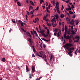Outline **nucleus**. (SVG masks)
<instances>
[{"mask_svg": "<svg viewBox=\"0 0 80 80\" xmlns=\"http://www.w3.org/2000/svg\"><path fill=\"white\" fill-rule=\"evenodd\" d=\"M37 57H38V56L39 57H41L42 58H44V61L46 62H47V56L45 55H43V54L41 53V52H39L38 53L36 54Z\"/></svg>", "mask_w": 80, "mask_h": 80, "instance_id": "nucleus-1", "label": "nucleus"}, {"mask_svg": "<svg viewBox=\"0 0 80 80\" xmlns=\"http://www.w3.org/2000/svg\"><path fill=\"white\" fill-rule=\"evenodd\" d=\"M72 44L71 43H67L65 45L63 46V47L64 48H66L68 50V48H69L70 47H72Z\"/></svg>", "mask_w": 80, "mask_h": 80, "instance_id": "nucleus-2", "label": "nucleus"}, {"mask_svg": "<svg viewBox=\"0 0 80 80\" xmlns=\"http://www.w3.org/2000/svg\"><path fill=\"white\" fill-rule=\"evenodd\" d=\"M65 33L64 34V38H66V40H67V39H69V38H70V36L69 35H67V32H64Z\"/></svg>", "mask_w": 80, "mask_h": 80, "instance_id": "nucleus-3", "label": "nucleus"}, {"mask_svg": "<svg viewBox=\"0 0 80 80\" xmlns=\"http://www.w3.org/2000/svg\"><path fill=\"white\" fill-rule=\"evenodd\" d=\"M75 38L77 39L76 40H74V42H78V40L80 39V37L78 36H76L75 37Z\"/></svg>", "mask_w": 80, "mask_h": 80, "instance_id": "nucleus-4", "label": "nucleus"}, {"mask_svg": "<svg viewBox=\"0 0 80 80\" xmlns=\"http://www.w3.org/2000/svg\"><path fill=\"white\" fill-rule=\"evenodd\" d=\"M56 8L58 13L59 14H60V10H59V8H58V7H56Z\"/></svg>", "mask_w": 80, "mask_h": 80, "instance_id": "nucleus-5", "label": "nucleus"}, {"mask_svg": "<svg viewBox=\"0 0 80 80\" xmlns=\"http://www.w3.org/2000/svg\"><path fill=\"white\" fill-rule=\"evenodd\" d=\"M28 42H30L31 43H33V41H32V39L29 38H28Z\"/></svg>", "mask_w": 80, "mask_h": 80, "instance_id": "nucleus-6", "label": "nucleus"}, {"mask_svg": "<svg viewBox=\"0 0 80 80\" xmlns=\"http://www.w3.org/2000/svg\"><path fill=\"white\" fill-rule=\"evenodd\" d=\"M72 52H73V51H70L69 52H68V55H69L70 56V57H72Z\"/></svg>", "mask_w": 80, "mask_h": 80, "instance_id": "nucleus-7", "label": "nucleus"}, {"mask_svg": "<svg viewBox=\"0 0 80 80\" xmlns=\"http://www.w3.org/2000/svg\"><path fill=\"white\" fill-rule=\"evenodd\" d=\"M74 50V48H68V51H72V50Z\"/></svg>", "mask_w": 80, "mask_h": 80, "instance_id": "nucleus-8", "label": "nucleus"}, {"mask_svg": "<svg viewBox=\"0 0 80 80\" xmlns=\"http://www.w3.org/2000/svg\"><path fill=\"white\" fill-rule=\"evenodd\" d=\"M32 72H35V67H34L33 66H32Z\"/></svg>", "mask_w": 80, "mask_h": 80, "instance_id": "nucleus-9", "label": "nucleus"}, {"mask_svg": "<svg viewBox=\"0 0 80 80\" xmlns=\"http://www.w3.org/2000/svg\"><path fill=\"white\" fill-rule=\"evenodd\" d=\"M26 70L27 72H29L30 70H29V69H28V66H27V65H26Z\"/></svg>", "mask_w": 80, "mask_h": 80, "instance_id": "nucleus-10", "label": "nucleus"}, {"mask_svg": "<svg viewBox=\"0 0 80 80\" xmlns=\"http://www.w3.org/2000/svg\"><path fill=\"white\" fill-rule=\"evenodd\" d=\"M40 32L42 34V35H43V34H45V33H44V31L41 30V31H40Z\"/></svg>", "mask_w": 80, "mask_h": 80, "instance_id": "nucleus-11", "label": "nucleus"}, {"mask_svg": "<svg viewBox=\"0 0 80 80\" xmlns=\"http://www.w3.org/2000/svg\"><path fill=\"white\" fill-rule=\"evenodd\" d=\"M43 35L44 37H46L47 38L48 36V34H47L46 35L45 34H43Z\"/></svg>", "mask_w": 80, "mask_h": 80, "instance_id": "nucleus-12", "label": "nucleus"}, {"mask_svg": "<svg viewBox=\"0 0 80 80\" xmlns=\"http://www.w3.org/2000/svg\"><path fill=\"white\" fill-rule=\"evenodd\" d=\"M70 23L71 25H73L74 24V21L72 20L70 22Z\"/></svg>", "mask_w": 80, "mask_h": 80, "instance_id": "nucleus-13", "label": "nucleus"}, {"mask_svg": "<svg viewBox=\"0 0 80 80\" xmlns=\"http://www.w3.org/2000/svg\"><path fill=\"white\" fill-rule=\"evenodd\" d=\"M74 22L76 23V25H78V23H79L78 21V20H75L74 21Z\"/></svg>", "mask_w": 80, "mask_h": 80, "instance_id": "nucleus-14", "label": "nucleus"}, {"mask_svg": "<svg viewBox=\"0 0 80 80\" xmlns=\"http://www.w3.org/2000/svg\"><path fill=\"white\" fill-rule=\"evenodd\" d=\"M66 20L67 21V22H70V19H69L68 17H67L66 18Z\"/></svg>", "mask_w": 80, "mask_h": 80, "instance_id": "nucleus-15", "label": "nucleus"}, {"mask_svg": "<svg viewBox=\"0 0 80 80\" xmlns=\"http://www.w3.org/2000/svg\"><path fill=\"white\" fill-rule=\"evenodd\" d=\"M65 33L66 32H67V30H68V29H67V26H65Z\"/></svg>", "mask_w": 80, "mask_h": 80, "instance_id": "nucleus-16", "label": "nucleus"}, {"mask_svg": "<svg viewBox=\"0 0 80 80\" xmlns=\"http://www.w3.org/2000/svg\"><path fill=\"white\" fill-rule=\"evenodd\" d=\"M66 10L67 11H69V10H71V8H66Z\"/></svg>", "mask_w": 80, "mask_h": 80, "instance_id": "nucleus-17", "label": "nucleus"}, {"mask_svg": "<svg viewBox=\"0 0 80 80\" xmlns=\"http://www.w3.org/2000/svg\"><path fill=\"white\" fill-rule=\"evenodd\" d=\"M55 17L56 18L57 20H58V15H55Z\"/></svg>", "mask_w": 80, "mask_h": 80, "instance_id": "nucleus-18", "label": "nucleus"}, {"mask_svg": "<svg viewBox=\"0 0 80 80\" xmlns=\"http://www.w3.org/2000/svg\"><path fill=\"white\" fill-rule=\"evenodd\" d=\"M44 2H44V1H43V0H41V1H40V4H42V3H44Z\"/></svg>", "mask_w": 80, "mask_h": 80, "instance_id": "nucleus-19", "label": "nucleus"}, {"mask_svg": "<svg viewBox=\"0 0 80 80\" xmlns=\"http://www.w3.org/2000/svg\"><path fill=\"white\" fill-rule=\"evenodd\" d=\"M58 31V29H57V28H55V30H54V32L56 33H57V32Z\"/></svg>", "mask_w": 80, "mask_h": 80, "instance_id": "nucleus-20", "label": "nucleus"}, {"mask_svg": "<svg viewBox=\"0 0 80 80\" xmlns=\"http://www.w3.org/2000/svg\"><path fill=\"white\" fill-rule=\"evenodd\" d=\"M2 61H3V62H5V61H6V60H5V58H2Z\"/></svg>", "mask_w": 80, "mask_h": 80, "instance_id": "nucleus-21", "label": "nucleus"}, {"mask_svg": "<svg viewBox=\"0 0 80 80\" xmlns=\"http://www.w3.org/2000/svg\"><path fill=\"white\" fill-rule=\"evenodd\" d=\"M69 13L70 15H73V12H72V11H69Z\"/></svg>", "mask_w": 80, "mask_h": 80, "instance_id": "nucleus-22", "label": "nucleus"}, {"mask_svg": "<svg viewBox=\"0 0 80 80\" xmlns=\"http://www.w3.org/2000/svg\"><path fill=\"white\" fill-rule=\"evenodd\" d=\"M58 31H59V32L58 33H59V34H61L62 32H61V30L59 29H58Z\"/></svg>", "mask_w": 80, "mask_h": 80, "instance_id": "nucleus-23", "label": "nucleus"}, {"mask_svg": "<svg viewBox=\"0 0 80 80\" xmlns=\"http://www.w3.org/2000/svg\"><path fill=\"white\" fill-rule=\"evenodd\" d=\"M29 8H30L31 10H32V9L33 8L32 6H30L29 7Z\"/></svg>", "mask_w": 80, "mask_h": 80, "instance_id": "nucleus-24", "label": "nucleus"}, {"mask_svg": "<svg viewBox=\"0 0 80 80\" xmlns=\"http://www.w3.org/2000/svg\"><path fill=\"white\" fill-rule=\"evenodd\" d=\"M30 3H31V4L32 5H34V4L33 3V2L32 1H30Z\"/></svg>", "mask_w": 80, "mask_h": 80, "instance_id": "nucleus-25", "label": "nucleus"}, {"mask_svg": "<svg viewBox=\"0 0 80 80\" xmlns=\"http://www.w3.org/2000/svg\"><path fill=\"white\" fill-rule=\"evenodd\" d=\"M54 20H55V17L51 20V22H53Z\"/></svg>", "mask_w": 80, "mask_h": 80, "instance_id": "nucleus-26", "label": "nucleus"}, {"mask_svg": "<svg viewBox=\"0 0 80 80\" xmlns=\"http://www.w3.org/2000/svg\"><path fill=\"white\" fill-rule=\"evenodd\" d=\"M17 3L18 5V6H21V4H20V2H18Z\"/></svg>", "mask_w": 80, "mask_h": 80, "instance_id": "nucleus-27", "label": "nucleus"}, {"mask_svg": "<svg viewBox=\"0 0 80 80\" xmlns=\"http://www.w3.org/2000/svg\"><path fill=\"white\" fill-rule=\"evenodd\" d=\"M60 17L61 18H63V17H65V15H64V14H61Z\"/></svg>", "mask_w": 80, "mask_h": 80, "instance_id": "nucleus-28", "label": "nucleus"}, {"mask_svg": "<svg viewBox=\"0 0 80 80\" xmlns=\"http://www.w3.org/2000/svg\"><path fill=\"white\" fill-rule=\"evenodd\" d=\"M69 39V43H71L72 41V39L69 38V39H68V40Z\"/></svg>", "mask_w": 80, "mask_h": 80, "instance_id": "nucleus-29", "label": "nucleus"}, {"mask_svg": "<svg viewBox=\"0 0 80 80\" xmlns=\"http://www.w3.org/2000/svg\"><path fill=\"white\" fill-rule=\"evenodd\" d=\"M50 60H52V58H53V55H51V57H50Z\"/></svg>", "mask_w": 80, "mask_h": 80, "instance_id": "nucleus-30", "label": "nucleus"}, {"mask_svg": "<svg viewBox=\"0 0 80 80\" xmlns=\"http://www.w3.org/2000/svg\"><path fill=\"white\" fill-rule=\"evenodd\" d=\"M51 3H52L53 5H55V0H53V1H51Z\"/></svg>", "mask_w": 80, "mask_h": 80, "instance_id": "nucleus-31", "label": "nucleus"}, {"mask_svg": "<svg viewBox=\"0 0 80 80\" xmlns=\"http://www.w3.org/2000/svg\"><path fill=\"white\" fill-rule=\"evenodd\" d=\"M35 20L36 21V22H38V21L39 20V19H38V18H36L35 19Z\"/></svg>", "mask_w": 80, "mask_h": 80, "instance_id": "nucleus-32", "label": "nucleus"}, {"mask_svg": "<svg viewBox=\"0 0 80 80\" xmlns=\"http://www.w3.org/2000/svg\"><path fill=\"white\" fill-rule=\"evenodd\" d=\"M64 26L63 28H62V32H64V31H65V29H64Z\"/></svg>", "mask_w": 80, "mask_h": 80, "instance_id": "nucleus-33", "label": "nucleus"}, {"mask_svg": "<svg viewBox=\"0 0 80 80\" xmlns=\"http://www.w3.org/2000/svg\"><path fill=\"white\" fill-rule=\"evenodd\" d=\"M71 34V33H70V31H68L67 34L68 35H70Z\"/></svg>", "mask_w": 80, "mask_h": 80, "instance_id": "nucleus-34", "label": "nucleus"}, {"mask_svg": "<svg viewBox=\"0 0 80 80\" xmlns=\"http://www.w3.org/2000/svg\"><path fill=\"white\" fill-rule=\"evenodd\" d=\"M26 34L27 35H28V36H29V35H30V32H26Z\"/></svg>", "mask_w": 80, "mask_h": 80, "instance_id": "nucleus-35", "label": "nucleus"}, {"mask_svg": "<svg viewBox=\"0 0 80 80\" xmlns=\"http://www.w3.org/2000/svg\"><path fill=\"white\" fill-rule=\"evenodd\" d=\"M38 8H39V7H37V8L36 9H35V10L37 11V10H38Z\"/></svg>", "mask_w": 80, "mask_h": 80, "instance_id": "nucleus-36", "label": "nucleus"}, {"mask_svg": "<svg viewBox=\"0 0 80 80\" xmlns=\"http://www.w3.org/2000/svg\"><path fill=\"white\" fill-rule=\"evenodd\" d=\"M42 47L43 48H45L46 47L45 45L44 44H42Z\"/></svg>", "mask_w": 80, "mask_h": 80, "instance_id": "nucleus-37", "label": "nucleus"}, {"mask_svg": "<svg viewBox=\"0 0 80 80\" xmlns=\"http://www.w3.org/2000/svg\"><path fill=\"white\" fill-rule=\"evenodd\" d=\"M36 30L37 31V32H39V33H40V32L38 30V28H36Z\"/></svg>", "mask_w": 80, "mask_h": 80, "instance_id": "nucleus-38", "label": "nucleus"}, {"mask_svg": "<svg viewBox=\"0 0 80 80\" xmlns=\"http://www.w3.org/2000/svg\"><path fill=\"white\" fill-rule=\"evenodd\" d=\"M23 24H25V23H24L23 22H21V26H23Z\"/></svg>", "mask_w": 80, "mask_h": 80, "instance_id": "nucleus-39", "label": "nucleus"}, {"mask_svg": "<svg viewBox=\"0 0 80 80\" xmlns=\"http://www.w3.org/2000/svg\"><path fill=\"white\" fill-rule=\"evenodd\" d=\"M31 34H32V35H34V34H33V31H31Z\"/></svg>", "mask_w": 80, "mask_h": 80, "instance_id": "nucleus-40", "label": "nucleus"}, {"mask_svg": "<svg viewBox=\"0 0 80 80\" xmlns=\"http://www.w3.org/2000/svg\"><path fill=\"white\" fill-rule=\"evenodd\" d=\"M64 7H63V5H62V7L61 8V10H63V8H64Z\"/></svg>", "mask_w": 80, "mask_h": 80, "instance_id": "nucleus-41", "label": "nucleus"}, {"mask_svg": "<svg viewBox=\"0 0 80 80\" xmlns=\"http://www.w3.org/2000/svg\"><path fill=\"white\" fill-rule=\"evenodd\" d=\"M33 33H34V34H36L37 33V32H36V31H34V30H33Z\"/></svg>", "mask_w": 80, "mask_h": 80, "instance_id": "nucleus-42", "label": "nucleus"}, {"mask_svg": "<svg viewBox=\"0 0 80 80\" xmlns=\"http://www.w3.org/2000/svg\"><path fill=\"white\" fill-rule=\"evenodd\" d=\"M75 15L74 14L72 17V18H75Z\"/></svg>", "mask_w": 80, "mask_h": 80, "instance_id": "nucleus-43", "label": "nucleus"}, {"mask_svg": "<svg viewBox=\"0 0 80 80\" xmlns=\"http://www.w3.org/2000/svg\"><path fill=\"white\" fill-rule=\"evenodd\" d=\"M26 12L27 13V15H30V13L29 12H28V11H27Z\"/></svg>", "mask_w": 80, "mask_h": 80, "instance_id": "nucleus-44", "label": "nucleus"}, {"mask_svg": "<svg viewBox=\"0 0 80 80\" xmlns=\"http://www.w3.org/2000/svg\"><path fill=\"white\" fill-rule=\"evenodd\" d=\"M57 35H58V37H60V34H59V33H57Z\"/></svg>", "mask_w": 80, "mask_h": 80, "instance_id": "nucleus-45", "label": "nucleus"}, {"mask_svg": "<svg viewBox=\"0 0 80 80\" xmlns=\"http://www.w3.org/2000/svg\"><path fill=\"white\" fill-rule=\"evenodd\" d=\"M66 1V3H68V2H70V0H67V1Z\"/></svg>", "mask_w": 80, "mask_h": 80, "instance_id": "nucleus-46", "label": "nucleus"}, {"mask_svg": "<svg viewBox=\"0 0 80 80\" xmlns=\"http://www.w3.org/2000/svg\"><path fill=\"white\" fill-rule=\"evenodd\" d=\"M29 78H32V76H31V74H29Z\"/></svg>", "mask_w": 80, "mask_h": 80, "instance_id": "nucleus-47", "label": "nucleus"}, {"mask_svg": "<svg viewBox=\"0 0 80 80\" xmlns=\"http://www.w3.org/2000/svg\"><path fill=\"white\" fill-rule=\"evenodd\" d=\"M74 5H73L72 4V7L71 8H75V7H74Z\"/></svg>", "mask_w": 80, "mask_h": 80, "instance_id": "nucleus-48", "label": "nucleus"}, {"mask_svg": "<svg viewBox=\"0 0 80 80\" xmlns=\"http://www.w3.org/2000/svg\"><path fill=\"white\" fill-rule=\"evenodd\" d=\"M74 30L75 32H77V29H76V28H74Z\"/></svg>", "mask_w": 80, "mask_h": 80, "instance_id": "nucleus-49", "label": "nucleus"}, {"mask_svg": "<svg viewBox=\"0 0 80 80\" xmlns=\"http://www.w3.org/2000/svg\"><path fill=\"white\" fill-rule=\"evenodd\" d=\"M43 27H44V28L46 29V30L47 29V28L46 27H45L44 25H43Z\"/></svg>", "mask_w": 80, "mask_h": 80, "instance_id": "nucleus-50", "label": "nucleus"}, {"mask_svg": "<svg viewBox=\"0 0 80 80\" xmlns=\"http://www.w3.org/2000/svg\"><path fill=\"white\" fill-rule=\"evenodd\" d=\"M42 42L40 45V47H41V48H42Z\"/></svg>", "mask_w": 80, "mask_h": 80, "instance_id": "nucleus-51", "label": "nucleus"}, {"mask_svg": "<svg viewBox=\"0 0 80 80\" xmlns=\"http://www.w3.org/2000/svg\"><path fill=\"white\" fill-rule=\"evenodd\" d=\"M42 7L43 8V9L44 10V9H45V7L44 6H42Z\"/></svg>", "mask_w": 80, "mask_h": 80, "instance_id": "nucleus-52", "label": "nucleus"}, {"mask_svg": "<svg viewBox=\"0 0 80 80\" xmlns=\"http://www.w3.org/2000/svg\"><path fill=\"white\" fill-rule=\"evenodd\" d=\"M31 14H33V12L32 11H31L30 12Z\"/></svg>", "mask_w": 80, "mask_h": 80, "instance_id": "nucleus-53", "label": "nucleus"}, {"mask_svg": "<svg viewBox=\"0 0 80 80\" xmlns=\"http://www.w3.org/2000/svg\"><path fill=\"white\" fill-rule=\"evenodd\" d=\"M65 42H65V40H64V42H62V43H63V44H65Z\"/></svg>", "mask_w": 80, "mask_h": 80, "instance_id": "nucleus-54", "label": "nucleus"}, {"mask_svg": "<svg viewBox=\"0 0 80 80\" xmlns=\"http://www.w3.org/2000/svg\"><path fill=\"white\" fill-rule=\"evenodd\" d=\"M33 51L34 52H35L36 51V50H35V48H33Z\"/></svg>", "mask_w": 80, "mask_h": 80, "instance_id": "nucleus-55", "label": "nucleus"}, {"mask_svg": "<svg viewBox=\"0 0 80 80\" xmlns=\"http://www.w3.org/2000/svg\"><path fill=\"white\" fill-rule=\"evenodd\" d=\"M35 34L36 37H38V34H37V33H36Z\"/></svg>", "mask_w": 80, "mask_h": 80, "instance_id": "nucleus-56", "label": "nucleus"}, {"mask_svg": "<svg viewBox=\"0 0 80 80\" xmlns=\"http://www.w3.org/2000/svg\"><path fill=\"white\" fill-rule=\"evenodd\" d=\"M46 11H47V12H48V13H50V11L48 10H46Z\"/></svg>", "mask_w": 80, "mask_h": 80, "instance_id": "nucleus-57", "label": "nucleus"}, {"mask_svg": "<svg viewBox=\"0 0 80 80\" xmlns=\"http://www.w3.org/2000/svg\"><path fill=\"white\" fill-rule=\"evenodd\" d=\"M59 3L58 2H56V6H58V5Z\"/></svg>", "mask_w": 80, "mask_h": 80, "instance_id": "nucleus-58", "label": "nucleus"}, {"mask_svg": "<svg viewBox=\"0 0 80 80\" xmlns=\"http://www.w3.org/2000/svg\"><path fill=\"white\" fill-rule=\"evenodd\" d=\"M56 35H57V32H55L54 34V36H56Z\"/></svg>", "mask_w": 80, "mask_h": 80, "instance_id": "nucleus-59", "label": "nucleus"}, {"mask_svg": "<svg viewBox=\"0 0 80 80\" xmlns=\"http://www.w3.org/2000/svg\"><path fill=\"white\" fill-rule=\"evenodd\" d=\"M56 25H57V24H54V25H53V27H55V26H56Z\"/></svg>", "mask_w": 80, "mask_h": 80, "instance_id": "nucleus-60", "label": "nucleus"}, {"mask_svg": "<svg viewBox=\"0 0 80 80\" xmlns=\"http://www.w3.org/2000/svg\"><path fill=\"white\" fill-rule=\"evenodd\" d=\"M52 26H53V25H54V22H52Z\"/></svg>", "mask_w": 80, "mask_h": 80, "instance_id": "nucleus-61", "label": "nucleus"}, {"mask_svg": "<svg viewBox=\"0 0 80 80\" xmlns=\"http://www.w3.org/2000/svg\"><path fill=\"white\" fill-rule=\"evenodd\" d=\"M48 8H50V4L48 6Z\"/></svg>", "mask_w": 80, "mask_h": 80, "instance_id": "nucleus-62", "label": "nucleus"}, {"mask_svg": "<svg viewBox=\"0 0 80 80\" xmlns=\"http://www.w3.org/2000/svg\"><path fill=\"white\" fill-rule=\"evenodd\" d=\"M26 2L28 4V0H26Z\"/></svg>", "mask_w": 80, "mask_h": 80, "instance_id": "nucleus-63", "label": "nucleus"}, {"mask_svg": "<svg viewBox=\"0 0 80 80\" xmlns=\"http://www.w3.org/2000/svg\"><path fill=\"white\" fill-rule=\"evenodd\" d=\"M32 57H35V55H34L33 54H32Z\"/></svg>", "mask_w": 80, "mask_h": 80, "instance_id": "nucleus-64", "label": "nucleus"}]
</instances>
